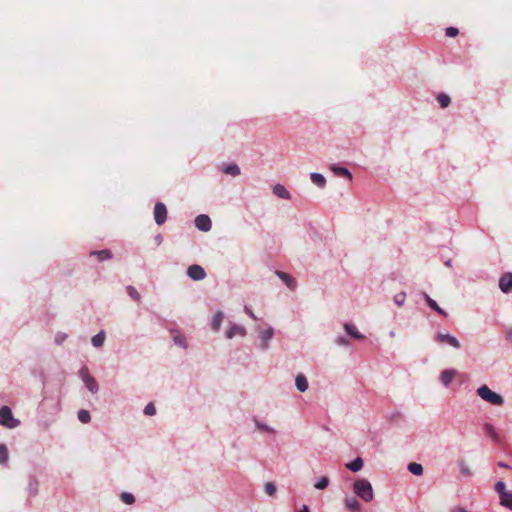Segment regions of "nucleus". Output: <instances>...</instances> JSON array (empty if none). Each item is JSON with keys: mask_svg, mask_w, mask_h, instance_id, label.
<instances>
[{"mask_svg": "<svg viewBox=\"0 0 512 512\" xmlns=\"http://www.w3.org/2000/svg\"><path fill=\"white\" fill-rule=\"evenodd\" d=\"M144 413L148 416H152L156 413V409L153 403H149L146 405L144 409Z\"/></svg>", "mask_w": 512, "mask_h": 512, "instance_id": "58836bf2", "label": "nucleus"}, {"mask_svg": "<svg viewBox=\"0 0 512 512\" xmlns=\"http://www.w3.org/2000/svg\"><path fill=\"white\" fill-rule=\"evenodd\" d=\"M460 470L461 473L465 476H470L472 474L470 468L465 462L460 463Z\"/></svg>", "mask_w": 512, "mask_h": 512, "instance_id": "ea45409f", "label": "nucleus"}, {"mask_svg": "<svg viewBox=\"0 0 512 512\" xmlns=\"http://www.w3.org/2000/svg\"><path fill=\"white\" fill-rule=\"evenodd\" d=\"M405 299H406L405 292H400L394 296V302L398 307H401L404 304Z\"/></svg>", "mask_w": 512, "mask_h": 512, "instance_id": "72a5a7b5", "label": "nucleus"}, {"mask_svg": "<svg viewBox=\"0 0 512 512\" xmlns=\"http://www.w3.org/2000/svg\"><path fill=\"white\" fill-rule=\"evenodd\" d=\"M437 100L442 108L448 107L450 104V97L446 94H440Z\"/></svg>", "mask_w": 512, "mask_h": 512, "instance_id": "2f4dec72", "label": "nucleus"}, {"mask_svg": "<svg viewBox=\"0 0 512 512\" xmlns=\"http://www.w3.org/2000/svg\"><path fill=\"white\" fill-rule=\"evenodd\" d=\"M174 342L176 345H178L180 347H183V348L186 347V339L182 335H175Z\"/></svg>", "mask_w": 512, "mask_h": 512, "instance_id": "4c0bfd02", "label": "nucleus"}, {"mask_svg": "<svg viewBox=\"0 0 512 512\" xmlns=\"http://www.w3.org/2000/svg\"><path fill=\"white\" fill-rule=\"evenodd\" d=\"M245 335V329L242 326L234 325L232 326L227 332L226 336L227 338L231 339L235 336H244Z\"/></svg>", "mask_w": 512, "mask_h": 512, "instance_id": "dca6fc26", "label": "nucleus"}, {"mask_svg": "<svg viewBox=\"0 0 512 512\" xmlns=\"http://www.w3.org/2000/svg\"><path fill=\"white\" fill-rule=\"evenodd\" d=\"M354 492L364 501L369 502L373 499V489L370 482L366 479H358L354 482Z\"/></svg>", "mask_w": 512, "mask_h": 512, "instance_id": "f257e3e1", "label": "nucleus"}, {"mask_svg": "<svg viewBox=\"0 0 512 512\" xmlns=\"http://www.w3.org/2000/svg\"><path fill=\"white\" fill-rule=\"evenodd\" d=\"M484 431L486 432V434L488 436H490L492 439H494L495 441H499V436L498 434L496 433L495 431V428L489 424V423H486L484 425Z\"/></svg>", "mask_w": 512, "mask_h": 512, "instance_id": "bb28decb", "label": "nucleus"}, {"mask_svg": "<svg viewBox=\"0 0 512 512\" xmlns=\"http://www.w3.org/2000/svg\"><path fill=\"white\" fill-rule=\"evenodd\" d=\"M187 275L194 281L202 280L206 277V272L200 265L193 264L188 267Z\"/></svg>", "mask_w": 512, "mask_h": 512, "instance_id": "0eeeda50", "label": "nucleus"}, {"mask_svg": "<svg viewBox=\"0 0 512 512\" xmlns=\"http://www.w3.org/2000/svg\"><path fill=\"white\" fill-rule=\"evenodd\" d=\"M457 371L455 369H446L440 374V381L444 386H448L453 378L456 376Z\"/></svg>", "mask_w": 512, "mask_h": 512, "instance_id": "9b49d317", "label": "nucleus"}, {"mask_svg": "<svg viewBox=\"0 0 512 512\" xmlns=\"http://www.w3.org/2000/svg\"><path fill=\"white\" fill-rule=\"evenodd\" d=\"M8 460V450L4 444H0V464H6Z\"/></svg>", "mask_w": 512, "mask_h": 512, "instance_id": "7c9ffc66", "label": "nucleus"}, {"mask_svg": "<svg viewBox=\"0 0 512 512\" xmlns=\"http://www.w3.org/2000/svg\"><path fill=\"white\" fill-rule=\"evenodd\" d=\"M498 466L502 467V468H509V466L506 463H504V462H499Z\"/></svg>", "mask_w": 512, "mask_h": 512, "instance_id": "a18cd8bd", "label": "nucleus"}, {"mask_svg": "<svg viewBox=\"0 0 512 512\" xmlns=\"http://www.w3.org/2000/svg\"><path fill=\"white\" fill-rule=\"evenodd\" d=\"M329 480L327 477H322L317 483H315L314 487L316 489H325L328 486Z\"/></svg>", "mask_w": 512, "mask_h": 512, "instance_id": "e433bc0d", "label": "nucleus"}, {"mask_svg": "<svg viewBox=\"0 0 512 512\" xmlns=\"http://www.w3.org/2000/svg\"><path fill=\"white\" fill-rule=\"evenodd\" d=\"M66 334H58L55 338L58 344L62 343L66 339Z\"/></svg>", "mask_w": 512, "mask_h": 512, "instance_id": "37998d69", "label": "nucleus"}, {"mask_svg": "<svg viewBox=\"0 0 512 512\" xmlns=\"http://www.w3.org/2000/svg\"><path fill=\"white\" fill-rule=\"evenodd\" d=\"M195 225L199 230L204 231V232L209 231L212 226L210 218L204 214L196 217Z\"/></svg>", "mask_w": 512, "mask_h": 512, "instance_id": "1a4fd4ad", "label": "nucleus"}, {"mask_svg": "<svg viewBox=\"0 0 512 512\" xmlns=\"http://www.w3.org/2000/svg\"><path fill=\"white\" fill-rule=\"evenodd\" d=\"M154 219H155V222L158 225L164 224L166 219H167V208L161 202H158V203L155 204V207H154Z\"/></svg>", "mask_w": 512, "mask_h": 512, "instance_id": "20e7f679", "label": "nucleus"}, {"mask_svg": "<svg viewBox=\"0 0 512 512\" xmlns=\"http://www.w3.org/2000/svg\"><path fill=\"white\" fill-rule=\"evenodd\" d=\"M507 338L512 341V330L507 333Z\"/></svg>", "mask_w": 512, "mask_h": 512, "instance_id": "de8ad7c7", "label": "nucleus"}, {"mask_svg": "<svg viewBox=\"0 0 512 512\" xmlns=\"http://www.w3.org/2000/svg\"><path fill=\"white\" fill-rule=\"evenodd\" d=\"M0 425L7 428H15L19 425V421L14 419L12 411L8 406L0 408Z\"/></svg>", "mask_w": 512, "mask_h": 512, "instance_id": "7ed1b4c3", "label": "nucleus"}, {"mask_svg": "<svg viewBox=\"0 0 512 512\" xmlns=\"http://www.w3.org/2000/svg\"><path fill=\"white\" fill-rule=\"evenodd\" d=\"M78 419L82 423H88L90 421V413L87 410H80L78 412Z\"/></svg>", "mask_w": 512, "mask_h": 512, "instance_id": "f704fd0d", "label": "nucleus"}, {"mask_svg": "<svg viewBox=\"0 0 512 512\" xmlns=\"http://www.w3.org/2000/svg\"><path fill=\"white\" fill-rule=\"evenodd\" d=\"M222 171H223V173L229 174V175H232V176H236V175H238L240 173V170H239L238 166L235 165V164L225 165L222 168Z\"/></svg>", "mask_w": 512, "mask_h": 512, "instance_id": "5701e85b", "label": "nucleus"}, {"mask_svg": "<svg viewBox=\"0 0 512 512\" xmlns=\"http://www.w3.org/2000/svg\"><path fill=\"white\" fill-rule=\"evenodd\" d=\"M500 503L501 505L512 510V491L508 492L507 494H504V497L501 499Z\"/></svg>", "mask_w": 512, "mask_h": 512, "instance_id": "c85d7f7f", "label": "nucleus"}, {"mask_svg": "<svg viewBox=\"0 0 512 512\" xmlns=\"http://www.w3.org/2000/svg\"><path fill=\"white\" fill-rule=\"evenodd\" d=\"M458 33H459V31L455 27H448L446 29V36H448V37H455L458 35Z\"/></svg>", "mask_w": 512, "mask_h": 512, "instance_id": "79ce46f5", "label": "nucleus"}, {"mask_svg": "<svg viewBox=\"0 0 512 512\" xmlns=\"http://www.w3.org/2000/svg\"><path fill=\"white\" fill-rule=\"evenodd\" d=\"M477 394L485 401L493 405H502L504 399L501 395L493 392L488 386L483 385L477 389Z\"/></svg>", "mask_w": 512, "mask_h": 512, "instance_id": "f03ea898", "label": "nucleus"}, {"mask_svg": "<svg viewBox=\"0 0 512 512\" xmlns=\"http://www.w3.org/2000/svg\"><path fill=\"white\" fill-rule=\"evenodd\" d=\"M499 287L504 293H508L512 290V273H505L501 276Z\"/></svg>", "mask_w": 512, "mask_h": 512, "instance_id": "9d476101", "label": "nucleus"}, {"mask_svg": "<svg viewBox=\"0 0 512 512\" xmlns=\"http://www.w3.org/2000/svg\"><path fill=\"white\" fill-rule=\"evenodd\" d=\"M104 340H105V333H104V331H101L92 337V344L95 347H101L104 343Z\"/></svg>", "mask_w": 512, "mask_h": 512, "instance_id": "a878e982", "label": "nucleus"}, {"mask_svg": "<svg viewBox=\"0 0 512 512\" xmlns=\"http://www.w3.org/2000/svg\"><path fill=\"white\" fill-rule=\"evenodd\" d=\"M81 377L87 387V389L92 392L96 393L98 391V384L95 381V379L89 375L87 368H82L80 370Z\"/></svg>", "mask_w": 512, "mask_h": 512, "instance_id": "39448f33", "label": "nucleus"}, {"mask_svg": "<svg viewBox=\"0 0 512 512\" xmlns=\"http://www.w3.org/2000/svg\"><path fill=\"white\" fill-rule=\"evenodd\" d=\"M424 298L431 309L435 310L437 313L441 315L446 316V313L438 306V304L432 298L429 297V295L424 294Z\"/></svg>", "mask_w": 512, "mask_h": 512, "instance_id": "4be33fe9", "label": "nucleus"}, {"mask_svg": "<svg viewBox=\"0 0 512 512\" xmlns=\"http://www.w3.org/2000/svg\"><path fill=\"white\" fill-rule=\"evenodd\" d=\"M273 193L277 197L282 198V199H290L291 198V195L288 192V190L283 185H281V184H276L273 187Z\"/></svg>", "mask_w": 512, "mask_h": 512, "instance_id": "ddd939ff", "label": "nucleus"}, {"mask_svg": "<svg viewBox=\"0 0 512 512\" xmlns=\"http://www.w3.org/2000/svg\"><path fill=\"white\" fill-rule=\"evenodd\" d=\"M257 428H258V431H260V432L274 434V430L271 429L270 427H268L267 425L258 423Z\"/></svg>", "mask_w": 512, "mask_h": 512, "instance_id": "a19ab883", "label": "nucleus"}, {"mask_svg": "<svg viewBox=\"0 0 512 512\" xmlns=\"http://www.w3.org/2000/svg\"><path fill=\"white\" fill-rule=\"evenodd\" d=\"M126 290H127V293L129 294V296L132 299H134L136 301L140 300V294L138 293V291L133 286H127Z\"/></svg>", "mask_w": 512, "mask_h": 512, "instance_id": "c9c22d12", "label": "nucleus"}, {"mask_svg": "<svg viewBox=\"0 0 512 512\" xmlns=\"http://www.w3.org/2000/svg\"><path fill=\"white\" fill-rule=\"evenodd\" d=\"M300 512H310V511H309L308 506L303 505V507L301 508Z\"/></svg>", "mask_w": 512, "mask_h": 512, "instance_id": "49530a36", "label": "nucleus"}, {"mask_svg": "<svg viewBox=\"0 0 512 512\" xmlns=\"http://www.w3.org/2000/svg\"><path fill=\"white\" fill-rule=\"evenodd\" d=\"M93 255L96 256L99 261L109 260L112 258V252L108 249L93 251L91 252V256Z\"/></svg>", "mask_w": 512, "mask_h": 512, "instance_id": "6ab92c4d", "label": "nucleus"}, {"mask_svg": "<svg viewBox=\"0 0 512 512\" xmlns=\"http://www.w3.org/2000/svg\"><path fill=\"white\" fill-rule=\"evenodd\" d=\"M274 335V330L273 328L267 326L265 328H263L261 331H260V339H261V344H260V348L261 349H267L268 348V341L273 337Z\"/></svg>", "mask_w": 512, "mask_h": 512, "instance_id": "6e6552de", "label": "nucleus"}, {"mask_svg": "<svg viewBox=\"0 0 512 512\" xmlns=\"http://www.w3.org/2000/svg\"><path fill=\"white\" fill-rule=\"evenodd\" d=\"M276 274L290 290H294L296 288L297 283L289 274L281 271H277Z\"/></svg>", "mask_w": 512, "mask_h": 512, "instance_id": "f8f14e48", "label": "nucleus"}, {"mask_svg": "<svg viewBox=\"0 0 512 512\" xmlns=\"http://www.w3.org/2000/svg\"><path fill=\"white\" fill-rule=\"evenodd\" d=\"M345 506L350 512H359L360 511V503L355 497L346 498Z\"/></svg>", "mask_w": 512, "mask_h": 512, "instance_id": "4468645a", "label": "nucleus"}, {"mask_svg": "<svg viewBox=\"0 0 512 512\" xmlns=\"http://www.w3.org/2000/svg\"><path fill=\"white\" fill-rule=\"evenodd\" d=\"M264 491L267 495L269 496H274L277 492V487L275 486L274 483L272 482H267L265 485H264Z\"/></svg>", "mask_w": 512, "mask_h": 512, "instance_id": "c756f323", "label": "nucleus"}, {"mask_svg": "<svg viewBox=\"0 0 512 512\" xmlns=\"http://www.w3.org/2000/svg\"><path fill=\"white\" fill-rule=\"evenodd\" d=\"M495 490L500 496V500L504 497V494H507L509 491L506 490V485L503 481H498L495 484Z\"/></svg>", "mask_w": 512, "mask_h": 512, "instance_id": "cd10ccee", "label": "nucleus"}, {"mask_svg": "<svg viewBox=\"0 0 512 512\" xmlns=\"http://www.w3.org/2000/svg\"><path fill=\"white\" fill-rule=\"evenodd\" d=\"M330 169L333 171V173L336 175V176H339V177H346L348 180H352V175L351 173L344 167H339L337 165H332L330 167Z\"/></svg>", "mask_w": 512, "mask_h": 512, "instance_id": "2eb2a0df", "label": "nucleus"}, {"mask_svg": "<svg viewBox=\"0 0 512 512\" xmlns=\"http://www.w3.org/2000/svg\"><path fill=\"white\" fill-rule=\"evenodd\" d=\"M121 500L128 505H131L135 502V497L131 493L124 492L121 494Z\"/></svg>", "mask_w": 512, "mask_h": 512, "instance_id": "473e14b6", "label": "nucleus"}, {"mask_svg": "<svg viewBox=\"0 0 512 512\" xmlns=\"http://www.w3.org/2000/svg\"><path fill=\"white\" fill-rule=\"evenodd\" d=\"M435 340L441 344H448L454 348H460L461 344L456 337L450 334L438 333Z\"/></svg>", "mask_w": 512, "mask_h": 512, "instance_id": "423d86ee", "label": "nucleus"}, {"mask_svg": "<svg viewBox=\"0 0 512 512\" xmlns=\"http://www.w3.org/2000/svg\"><path fill=\"white\" fill-rule=\"evenodd\" d=\"M408 470L413 474L420 476L423 474V467L419 463L412 462L408 465Z\"/></svg>", "mask_w": 512, "mask_h": 512, "instance_id": "393cba45", "label": "nucleus"}, {"mask_svg": "<svg viewBox=\"0 0 512 512\" xmlns=\"http://www.w3.org/2000/svg\"><path fill=\"white\" fill-rule=\"evenodd\" d=\"M295 385L300 392H304L308 388V381L303 374L297 375Z\"/></svg>", "mask_w": 512, "mask_h": 512, "instance_id": "a211bd4d", "label": "nucleus"}, {"mask_svg": "<svg viewBox=\"0 0 512 512\" xmlns=\"http://www.w3.org/2000/svg\"><path fill=\"white\" fill-rule=\"evenodd\" d=\"M224 315L222 312H217L212 320V329L217 331L220 328V325L223 321Z\"/></svg>", "mask_w": 512, "mask_h": 512, "instance_id": "b1692460", "label": "nucleus"}, {"mask_svg": "<svg viewBox=\"0 0 512 512\" xmlns=\"http://www.w3.org/2000/svg\"><path fill=\"white\" fill-rule=\"evenodd\" d=\"M310 178H311V181L319 186V187H324L325 184H326V179L325 177L322 175V174H319V173H311L310 175Z\"/></svg>", "mask_w": 512, "mask_h": 512, "instance_id": "412c9836", "label": "nucleus"}, {"mask_svg": "<svg viewBox=\"0 0 512 512\" xmlns=\"http://www.w3.org/2000/svg\"><path fill=\"white\" fill-rule=\"evenodd\" d=\"M247 312H248L249 314H251V316H253V317H254V315L252 314L251 310L247 309Z\"/></svg>", "mask_w": 512, "mask_h": 512, "instance_id": "09e8293b", "label": "nucleus"}, {"mask_svg": "<svg viewBox=\"0 0 512 512\" xmlns=\"http://www.w3.org/2000/svg\"><path fill=\"white\" fill-rule=\"evenodd\" d=\"M362 467H363V460L360 457H357L352 462H349L346 464V468L353 472H357V471L361 470Z\"/></svg>", "mask_w": 512, "mask_h": 512, "instance_id": "aec40b11", "label": "nucleus"}, {"mask_svg": "<svg viewBox=\"0 0 512 512\" xmlns=\"http://www.w3.org/2000/svg\"><path fill=\"white\" fill-rule=\"evenodd\" d=\"M344 329L351 337L355 339L362 340L365 338L364 335L357 331L356 327L353 324H344Z\"/></svg>", "mask_w": 512, "mask_h": 512, "instance_id": "f3484780", "label": "nucleus"}, {"mask_svg": "<svg viewBox=\"0 0 512 512\" xmlns=\"http://www.w3.org/2000/svg\"><path fill=\"white\" fill-rule=\"evenodd\" d=\"M337 343H338V344H347L346 340H345L344 338H342V337H339V338L337 339Z\"/></svg>", "mask_w": 512, "mask_h": 512, "instance_id": "c03bdc74", "label": "nucleus"}]
</instances>
